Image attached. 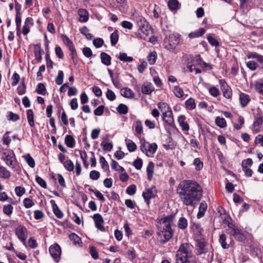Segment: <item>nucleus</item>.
<instances>
[{
  "label": "nucleus",
  "instance_id": "60",
  "mask_svg": "<svg viewBox=\"0 0 263 263\" xmlns=\"http://www.w3.org/2000/svg\"><path fill=\"white\" fill-rule=\"evenodd\" d=\"M253 164L252 160L251 158H248L243 160L241 163V166L242 168H245L248 166H251Z\"/></svg>",
  "mask_w": 263,
  "mask_h": 263
},
{
  "label": "nucleus",
  "instance_id": "6",
  "mask_svg": "<svg viewBox=\"0 0 263 263\" xmlns=\"http://www.w3.org/2000/svg\"><path fill=\"white\" fill-rule=\"evenodd\" d=\"M179 43V37L174 34H170L164 40V45L168 50L174 49Z\"/></svg>",
  "mask_w": 263,
  "mask_h": 263
},
{
  "label": "nucleus",
  "instance_id": "54",
  "mask_svg": "<svg viewBox=\"0 0 263 263\" xmlns=\"http://www.w3.org/2000/svg\"><path fill=\"white\" fill-rule=\"evenodd\" d=\"M136 186L135 184H132L128 186L126 189V192L130 195H133L136 193Z\"/></svg>",
  "mask_w": 263,
  "mask_h": 263
},
{
  "label": "nucleus",
  "instance_id": "38",
  "mask_svg": "<svg viewBox=\"0 0 263 263\" xmlns=\"http://www.w3.org/2000/svg\"><path fill=\"white\" fill-rule=\"evenodd\" d=\"M117 111L120 114H126L128 112V107L124 104H120L117 108Z\"/></svg>",
  "mask_w": 263,
  "mask_h": 263
},
{
  "label": "nucleus",
  "instance_id": "12",
  "mask_svg": "<svg viewBox=\"0 0 263 263\" xmlns=\"http://www.w3.org/2000/svg\"><path fill=\"white\" fill-rule=\"evenodd\" d=\"M93 219L96 227L102 231H104V227L103 226L104 220L102 216L100 214H95L93 216Z\"/></svg>",
  "mask_w": 263,
  "mask_h": 263
},
{
  "label": "nucleus",
  "instance_id": "55",
  "mask_svg": "<svg viewBox=\"0 0 263 263\" xmlns=\"http://www.w3.org/2000/svg\"><path fill=\"white\" fill-rule=\"evenodd\" d=\"M100 176V173L97 171H91L89 174L90 178L91 180H96L99 178Z\"/></svg>",
  "mask_w": 263,
  "mask_h": 263
},
{
  "label": "nucleus",
  "instance_id": "20",
  "mask_svg": "<svg viewBox=\"0 0 263 263\" xmlns=\"http://www.w3.org/2000/svg\"><path fill=\"white\" fill-rule=\"evenodd\" d=\"M79 15V21L81 22H86L88 21L89 15L88 12L83 9H81L78 11Z\"/></svg>",
  "mask_w": 263,
  "mask_h": 263
},
{
  "label": "nucleus",
  "instance_id": "62",
  "mask_svg": "<svg viewBox=\"0 0 263 263\" xmlns=\"http://www.w3.org/2000/svg\"><path fill=\"white\" fill-rule=\"evenodd\" d=\"M104 105H100L94 110V114L96 116H100L103 115L104 109Z\"/></svg>",
  "mask_w": 263,
  "mask_h": 263
},
{
  "label": "nucleus",
  "instance_id": "3",
  "mask_svg": "<svg viewBox=\"0 0 263 263\" xmlns=\"http://www.w3.org/2000/svg\"><path fill=\"white\" fill-rule=\"evenodd\" d=\"M176 263H196L189 243H183L180 246L176 254Z\"/></svg>",
  "mask_w": 263,
  "mask_h": 263
},
{
  "label": "nucleus",
  "instance_id": "35",
  "mask_svg": "<svg viewBox=\"0 0 263 263\" xmlns=\"http://www.w3.org/2000/svg\"><path fill=\"white\" fill-rule=\"evenodd\" d=\"M119 40V36L118 34V30H116L110 35V43L112 46H115L118 42Z\"/></svg>",
  "mask_w": 263,
  "mask_h": 263
},
{
  "label": "nucleus",
  "instance_id": "46",
  "mask_svg": "<svg viewBox=\"0 0 263 263\" xmlns=\"http://www.w3.org/2000/svg\"><path fill=\"white\" fill-rule=\"evenodd\" d=\"M38 94L45 95L46 93V89L43 83H39L36 90Z\"/></svg>",
  "mask_w": 263,
  "mask_h": 263
},
{
  "label": "nucleus",
  "instance_id": "1",
  "mask_svg": "<svg viewBox=\"0 0 263 263\" xmlns=\"http://www.w3.org/2000/svg\"><path fill=\"white\" fill-rule=\"evenodd\" d=\"M202 189L195 181L184 180L177 187V193L182 203L195 208L202 197Z\"/></svg>",
  "mask_w": 263,
  "mask_h": 263
},
{
  "label": "nucleus",
  "instance_id": "49",
  "mask_svg": "<svg viewBox=\"0 0 263 263\" xmlns=\"http://www.w3.org/2000/svg\"><path fill=\"white\" fill-rule=\"evenodd\" d=\"M174 92L175 95L178 98H181L183 96L184 92L182 89L179 86H175Z\"/></svg>",
  "mask_w": 263,
  "mask_h": 263
},
{
  "label": "nucleus",
  "instance_id": "29",
  "mask_svg": "<svg viewBox=\"0 0 263 263\" xmlns=\"http://www.w3.org/2000/svg\"><path fill=\"white\" fill-rule=\"evenodd\" d=\"M169 9L171 10H176L179 8V3L177 0H170L167 3Z\"/></svg>",
  "mask_w": 263,
  "mask_h": 263
},
{
  "label": "nucleus",
  "instance_id": "58",
  "mask_svg": "<svg viewBox=\"0 0 263 263\" xmlns=\"http://www.w3.org/2000/svg\"><path fill=\"white\" fill-rule=\"evenodd\" d=\"M90 254L94 259H97L99 257L98 252L95 247H90Z\"/></svg>",
  "mask_w": 263,
  "mask_h": 263
},
{
  "label": "nucleus",
  "instance_id": "57",
  "mask_svg": "<svg viewBox=\"0 0 263 263\" xmlns=\"http://www.w3.org/2000/svg\"><path fill=\"white\" fill-rule=\"evenodd\" d=\"M104 41L101 38H97L93 40V44L97 48H100L103 46Z\"/></svg>",
  "mask_w": 263,
  "mask_h": 263
},
{
  "label": "nucleus",
  "instance_id": "2",
  "mask_svg": "<svg viewBox=\"0 0 263 263\" xmlns=\"http://www.w3.org/2000/svg\"><path fill=\"white\" fill-rule=\"evenodd\" d=\"M174 215L171 214L159 219L157 235L158 239L163 244L167 242L174 235L172 226L174 223Z\"/></svg>",
  "mask_w": 263,
  "mask_h": 263
},
{
  "label": "nucleus",
  "instance_id": "13",
  "mask_svg": "<svg viewBox=\"0 0 263 263\" xmlns=\"http://www.w3.org/2000/svg\"><path fill=\"white\" fill-rule=\"evenodd\" d=\"M163 120L170 126H173L174 118L172 110H165L163 113Z\"/></svg>",
  "mask_w": 263,
  "mask_h": 263
},
{
  "label": "nucleus",
  "instance_id": "42",
  "mask_svg": "<svg viewBox=\"0 0 263 263\" xmlns=\"http://www.w3.org/2000/svg\"><path fill=\"white\" fill-rule=\"evenodd\" d=\"M193 164L195 166V169L197 171L201 170L203 167V162L198 158L194 159Z\"/></svg>",
  "mask_w": 263,
  "mask_h": 263
},
{
  "label": "nucleus",
  "instance_id": "9",
  "mask_svg": "<svg viewBox=\"0 0 263 263\" xmlns=\"http://www.w3.org/2000/svg\"><path fill=\"white\" fill-rule=\"evenodd\" d=\"M2 159L9 166L14 168L16 165V159L13 154L4 153Z\"/></svg>",
  "mask_w": 263,
  "mask_h": 263
},
{
  "label": "nucleus",
  "instance_id": "64",
  "mask_svg": "<svg viewBox=\"0 0 263 263\" xmlns=\"http://www.w3.org/2000/svg\"><path fill=\"white\" fill-rule=\"evenodd\" d=\"M35 180L37 183L42 187L46 189L47 187V184L44 180L39 176H36Z\"/></svg>",
  "mask_w": 263,
  "mask_h": 263
},
{
  "label": "nucleus",
  "instance_id": "33",
  "mask_svg": "<svg viewBox=\"0 0 263 263\" xmlns=\"http://www.w3.org/2000/svg\"><path fill=\"white\" fill-rule=\"evenodd\" d=\"M216 124L220 128H224L227 126V122L223 118L217 117L215 119Z\"/></svg>",
  "mask_w": 263,
  "mask_h": 263
},
{
  "label": "nucleus",
  "instance_id": "63",
  "mask_svg": "<svg viewBox=\"0 0 263 263\" xmlns=\"http://www.w3.org/2000/svg\"><path fill=\"white\" fill-rule=\"evenodd\" d=\"M208 41L209 42V43L213 46L217 47L219 46V42L217 40L214 39L211 36H209L207 37Z\"/></svg>",
  "mask_w": 263,
  "mask_h": 263
},
{
  "label": "nucleus",
  "instance_id": "31",
  "mask_svg": "<svg viewBox=\"0 0 263 263\" xmlns=\"http://www.w3.org/2000/svg\"><path fill=\"white\" fill-rule=\"evenodd\" d=\"M17 93L20 95L25 93L26 91V85L25 83V78H22L21 85L17 87Z\"/></svg>",
  "mask_w": 263,
  "mask_h": 263
},
{
  "label": "nucleus",
  "instance_id": "39",
  "mask_svg": "<svg viewBox=\"0 0 263 263\" xmlns=\"http://www.w3.org/2000/svg\"><path fill=\"white\" fill-rule=\"evenodd\" d=\"M186 108L190 110L194 109L196 107L194 100L192 98H190L185 101Z\"/></svg>",
  "mask_w": 263,
  "mask_h": 263
},
{
  "label": "nucleus",
  "instance_id": "51",
  "mask_svg": "<svg viewBox=\"0 0 263 263\" xmlns=\"http://www.w3.org/2000/svg\"><path fill=\"white\" fill-rule=\"evenodd\" d=\"M64 78V73L62 70H60L58 72V74L55 79V83L58 85H61L62 84Z\"/></svg>",
  "mask_w": 263,
  "mask_h": 263
},
{
  "label": "nucleus",
  "instance_id": "11",
  "mask_svg": "<svg viewBox=\"0 0 263 263\" xmlns=\"http://www.w3.org/2000/svg\"><path fill=\"white\" fill-rule=\"evenodd\" d=\"M227 236L224 233L221 234L219 236V242L221 247L224 249H228L230 247H233L235 242L232 239H230L229 242H227Z\"/></svg>",
  "mask_w": 263,
  "mask_h": 263
},
{
  "label": "nucleus",
  "instance_id": "41",
  "mask_svg": "<svg viewBox=\"0 0 263 263\" xmlns=\"http://www.w3.org/2000/svg\"><path fill=\"white\" fill-rule=\"evenodd\" d=\"M63 165L66 170L68 171H72L74 170V165L71 160H67L63 163Z\"/></svg>",
  "mask_w": 263,
  "mask_h": 263
},
{
  "label": "nucleus",
  "instance_id": "59",
  "mask_svg": "<svg viewBox=\"0 0 263 263\" xmlns=\"http://www.w3.org/2000/svg\"><path fill=\"white\" fill-rule=\"evenodd\" d=\"M210 93L214 97H217L220 95V91L218 88L213 86L209 89Z\"/></svg>",
  "mask_w": 263,
  "mask_h": 263
},
{
  "label": "nucleus",
  "instance_id": "24",
  "mask_svg": "<svg viewBox=\"0 0 263 263\" xmlns=\"http://www.w3.org/2000/svg\"><path fill=\"white\" fill-rule=\"evenodd\" d=\"M121 95L125 98H132L134 97V93L128 88H124L121 89Z\"/></svg>",
  "mask_w": 263,
  "mask_h": 263
},
{
  "label": "nucleus",
  "instance_id": "52",
  "mask_svg": "<svg viewBox=\"0 0 263 263\" xmlns=\"http://www.w3.org/2000/svg\"><path fill=\"white\" fill-rule=\"evenodd\" d=\"M23 203L24 206L27 209L32 207L34 204L32 200L29 198H25L23 200Z\"/></svg>",
  "mask_w": 263,
  "mask_h": 263
},
{
  "label": "nucleus",
  "instance_id": "56",
  "mask_svg": "<svg viewBox=\"0 0 263 263\" xmlns=\"http://www.w3.org/2000/svg\"><path fill=\"white\" fill-rule=\"evenodd\" d=\"M142 160L139 158H137L133 162V165L137 170H140L142 167Z\"/></svg>",
  "mask_w": 263,
  "mask_h": 263
},
{
  "label": "nucleus",
  "instance_id": "7",
  "mask_svg": "<svg viewBox=\"0 0 263 263\" xmlns=\"http://www.w3.org/2000/svg\"><path fill=\"white\" fill-rule=\"evenodd\" d=\"M15 233L18 238L24 243H25L28 236L27 229L24 226H18L15 230Z\"/></svg>",
  "mask_w": 263,
  "mask_h": 263
},
{
  "label": "nucleus",
  "instance_id": "40",
  "mask_svg": "<svg viewBox=\"0 0 263 263\" xmlns=\"http://www.w3.org/2000/svg\"><path fill=\"white\" fill-rule=\"evenodd\" d=\"M178 227L181 229H185L187 226V221L184 217L179 218L178 222Z\"/></svg>",
  "mask_w": 263,
  "mask_h": 263
},
{
  "label": "nucleus",
  "instance_id": "10",
  "mask_svg": "<svg viewBox=\"0 0 263 263\" xmlns=\"http://www.w3.org/2000/svg\"><path fill=\"white\" fill-rule=\"evenodd\" d=\"M156 194L157 192L155 186L146 189L145 191L143 192L142 196L147 205L149 204L151 199L155 197L156 196Z\"/></svg>",
  "mask_w": 263,
  "mask_h": 263
},
{
  "label": "nucleus",
  "instance_id": "34",
  "mask_svg": "<svg viewBox=\"0 0 263 263\" xmlns=\"http://www.w3.org/2000/svg\"><path fill=\"white\" fill-rule=\"evenodd\" d=\"M157 57V53L155 51L150 52L147 57V60L151 65L155 63Z\"/></svg>",
  "mask_w": 263,
  "mask_h": 263
},
{
  "label": "nucleus",
  "instance_id": "5",
  "mask_svg": "<svg viewBox=\"0 0 263 263\" xmlns=\"http://www.w3.org/2000/svg\"><path fill=\"white\" fill-rule=\"evenodd\" d=\"M228 227L230 231L229 233L234 236L235 239L240 242H243L246 238V235L242 231L233 223L228 222Z\"/></svg>",
  "mask_w": 263,
  "mask_h": 263
},
{
  "label": "nucleus",
  "instance_id": "26",
  "mask_svg": "<svg viewBox=\"0 0 263 263\" xmlns=\"http://www.w3.org/2000/svg\"><path fill=\"white\" fill-rule=\"evenodd\" d=\"M65 144L70 148H72L75 145V140L71 135H66L65 138Z\"/></svg>",
  "mask_w": 263,
  "mask_h": 263
},
{
  "label": "nucleus",
  "instance_id": "14",
  "mask_svg": "<svg viewBox=\"0 0 263 263\" xmlns=\"http://www.w3.org/2000/svg\"><path fill=\"white\" fill-rule=\"evenodd\" d=\"M155 90V88L150 82H145L141 86V91L144 95H149Z\"/></svg>",
  "mask_w": 263,
  "mask_h": 263
},
{
  "label": "nucleus",
  "instance_id": "19",
  "mask_svg": "<svg viewBox=\"0 0 263 263\" xmlns=\"http://www.w3.org/2000/svg\"><path fill=\"white\" fill-rule=\"evenodd\" d=\"M207 208L208 205L206 202L205 201H202L200 204L199 211L197 215L198 218L202 217L204 215Z\"/></svg>",
  "mask_w": 263,
  "mask_h": 263
},
{
  "label": "nucleus",
  "instance_id": "53",
  "mask_svg": "<svg viewBox=\"0 0 263 263\" xmlns=\"http://www.w3.org/2000/svg\"><path fill=\"white\" fill-rule=\"evenodd\" d=\"M15 192L17 196L21 197L25 194V189L24 187L17 186L15 188Z\"/></svg>",
  "mask_w": 263,
  "mask_h": 263
},
{
  "label": "nucleus",
  "instance_id": "61",
  "mask_svg": "<svg viewBox=\"0 0 263 263\" xmlns=\"http://www.w3.org/2000/svg\"><path fill=\"white\" fill-rule=\"evenodd\" d=\"M106 98L110 100L114 101L116 99V95L113 91L110 89H108L106 93Z\"/></svg>",
  "mask_w": 263,
  "mask_h": 263
},
{
  "label": "nucleus",
  "instance_id": "47",
  "mask_svg": "<svg viewBox=\"0 0 263 263\" xmlns=\"http://www.w3.org/2000/svg\"><path fill=\"white\" fill-rule=\"evenodd\" d=\"M135 131L138 135L141 134L143 132L142 123L140 120H138L136 122Z\"/></svg>",
  "mask_w": 263,
  "mask_h": 263
},
{
  "label": "nucleus",
  "instance_id": "21",
  "mask_svg": "<svg viewBox=\"0 0 263 263\" xmlns=\"http://www.w3.org/2000/svg\"><path fill=\"white\" fill-rule=\"evenodd\" d=\"M240 103L242 107H246L250 101V97L248 95L244 93H240L239 95Z\"/></svg>",
  "mask_w": 263,
  "mask_h": 263
},
{
  "label": "nucleus",
  "instance_id": "48",
  "mask_svg": "<svg viewBox=\"0 0 263 263\" xmlns=\"http://www.w3.org/2000/svg\"><path fill=\"white\" fill-rule=\"evenodd\" d=\"M100 163L101 165V167L105 171H107L109 169V165L105 158L103 156H101L100 158Z\"/></svg>",
  "mask_w": 263,
  "mask_h": 263
},
{
  "label": "nucleus",
  "instance_id": "30",
  "mask_svg": "<svg viewBox=\"0 0 263 263\" xmlns=\"http://www.w3.org/2000/svg\"><path fill=\"white\" fill-rule=\"evenodd\" d=\"M116 58L119 59L120 61L123 62H130L133 61V58L132 57H128L125 53H120L119 55H117Z\"/></svg>",
  "mask_w": 263,
  "mask_h": 263
},
{
  "label": "nucleus",
  "instance_id": "36",
  "mask_svg": "<svg viewBox=\"0 0 263 263\" xmlns=\"http://www.w3.org/2000/svg\"><path fill=\"white\" fill-rule=\"evenodd\" d=\"M23 157L30 167L33 168L35 166V161L29 154L23 156Z\"/></svg>",
  "mask_w": 263,
  "mask_h": 263
},
{
  "label": "nucleus",
  "instance_id": "23",
  "mask_svg": "<svg viewBox=\"0 0 263 263\" xmlns=\"http://www.w3.org/2000/svg\"><path fill=\"white\" fill-rule=\"evenodd\" d=\"M43 52V51L41 49L40 45H34V54L35 60L38 62H40L42 61V53Z\"/></svg>",
  "mask_w": 263,
  "mask_h": 263
},
{
  "label": "nucleus",
  "instance_id": "18",
  "mask_svg": "<svg viewBox=\"0 0 263 263\" xmlns=\"http://www.w3.org/2000/svg\"><path fill=\"white\" fill-rule=\"evenodd\" d=\"M101 62L106 66L111 64V57L106 52H102L100 54Z\"/></svg>",
  "mask_w": 263,
  "mask_h": 263
},
{
  "label": "nucleus",
  "instance_id": "16",
  "mask_svg": "<svg viewBox=\"0 0 263 263\" xmlns=\"http://www.w3.org/2000/svg\"><path fill=\"white\" fill-rule=\"evenodd\" d=\"M50 203L52 205V210L55 214V215L57 216L58 218H61L63 216V214L62 212L60 210L59 208L58 205L56 204L55 202L53 200H50Z\"/></svg>",
  "mask_w": 263,
  "mask_h": 263
},
{
  "label": "nucleus",
  "instance_id": "37",
  "mask_svg": "<svg viewBox=\"0 0 263 263\" xmlns=\"http://www.w3.org/2000/svg\"><path fill=\"white\" fill-rule=\"evenodd\" d=\"M80 32L85 36V37L88 39L91 40L92 37V35L89 33V29L86 26H83L80 29Z\"/></svg>",
  "mask_w": 263,
  "mask_h": 263
},
{
  "label": "nucleus",
  "instance_id": "50",
  "mask_svg": "<svg viewBox=\"0 0 263 263\" xmlns=\"http://www.w3.org/2000/svg\"><path fill=\"white\" fill-rule=\"evenodd\" d=\"M13 208L11 204H8L3 206V212L7 215H10L13 212Z\"/></svg>",
  "mask_w": 263,
  "mask_h": 263
},
{
  "label": "nucleus",
  "instance_id": "28",
  "mask_svg": "<svg viewBox=\"0 0 263 263\" xmlns=\"http://www.w3.org/2000/svg\"><path fill=\"white\" fill-rule=\"evenodd\" d=\"M255 89L260 94L263 95V79H260L255 83Z\"/></svg>",
  "mask_w": 263,
  "mask_h": 263
},
{
  "label": "nucleus",
  "instance_id": "25",
  "mask_svg": "<svg viewBox=\"0 0 263 263\" xmlns=\"http://www.w3.org/2000/svg\"><path fill=\"white\" fill-rule=\"evenodd\" d=\"M205 32V30L204 28H200L199 30H197L194 32H191L189 34V36L191 39L199 37L203 35Z\"/></svg>",
  "mask_w": 263,
  "mask_h": 263
},
{
  "label": "nucleus",
  "instance_id": "44",
  "mask_svg": "<svg viewBox=\"0 0 263 263\" xmlns=\"http://www.w3.org/2000/svg\"><path fill=\"white\" fill-rule=\"evenodd\" d=\"M69 237L71 241H73L75 245L80 244V243H81V238L78 235L75 233H72L70 234Z\"/></svg>",
  "mask_w": 263,
  "mask_h": 263
},
{
  "label": "nucleus",
  "instance_id": "22",
  "mask_svg": "<svg viewBox=\"0 0 263 263\" xmlns=\"http://www.w3.org/2000/svg\"><path fill=\"white\" fill-rule=\"evenodd\" d=\"M154 163L150 161L149 162L148 165L146 168V172L147 175V179L148 180L151 181L152 179L154 171Z\"/></svg>",
  "mask_w": 263,
  "mask_h": 263
},
{
  "label": "nucleus",
  "instance_id": "43",
  "mask_svg": "<svg viewBox=\"0 0 263 263\" xmlns=\"http://www.w3.org/2000/svg\"><path fill=\"white\" fill-rule=\"evenodd\" d=\"M127 147L129 152H134L137 149L136 144L131 140H126Z\"/></svg>",
  "mask_w": 263,
  "mask_h": 263
},
{
  "label": "nucleus",
  "instance_id": "8",
  "mask_svg": "<svg viewBox=\"0 0 263 263\" xmlns=\"http://www.w3.org/2000/svg\"><path fill=\"white\" fill-rule=\"evenodd\" d=\"M49 253L55 262H58L61 254V247L57 243L51 245L49 248Z\"/></svg>",
  "mask_w": 263,
  "mask_h": 263
},
{
  "label": "nucleus",
  "instance_id": "15",
  "mask_svg": "<svg viewBox=\"0 0 263 263\" xmlns=\"http://www.w3.org/2000/svg\"><path fill=\"white\" fill-rule=\"evenodd\" d=\"M157 149V145L156 143H153L151 144L147 143V148L146 149L145 154L148 157H153Z\"/></svg>",
  "mask_w": 263,
  "mask_h": 263
},
{
  "label": "nucleus",
  "instance_id": "27",
  "mask_svg": "<svg viewBox=\"0 0 263 263\" xmlns=\"http://www.w3.org/2000/svg\"><path fill=\"white\" fill-rule=\"evenodd\" d=\"M27 120L31 127L34 126V115L32 109H28L27 111Z\"/></svg>",
  "mask_w": 263,
  "mask_h": 263
},
{
  "label": "nucleus",
  "instance_id": "17",
  "mask_svg": "<svg viewBox=\"0 0 263 263\" xmlns=\"http://www.w3.org/2000/svg\"><path fill=\"white\" fill-rule=\"evenodd\" d=\"M263 123V119L262 117H258L253 124V129L255 133L260 131Z\"/></svg>",
  "mask_w": 263,
  "mask_h": 263
},
{
  "label": "nucleus",
  "instance_id": "4",
  "mask_svg": "<svg viewBox=\"0 0 263 263\" xmlns=\"http://www.w3.org/2000/svg\"><path fill=\"white\" fill-rule=\"evenodd\" d=\"M137 24L138 29L135 32L136 35L139 38L146 40V37L148 36L151 32V27L146 21L141 17L137 18Z\"/></svg>",
  "mask_w": 263,
  "mask_h": 263
},
{
  "label": "nucleus",
  "instance_id": "32",
  "mask_svg": "<svg viewBox=\"0 0 263 263\" xmlns=\"http://www.w3.org/2000/svg\"><path fill=\"white\" fill-rule=\"evenodd\" d=\"M10 177V173L5 167L0 166V177L3 179H8Z\"/></svg>",
  "mask_w": 263,
  "mask_h": 263
},
{
  "label": "nucleus",
  "instance_id": "45",
  "mask_svg": "<svg viewBox=\"0 0 263 263\" xmlns=\"http://www.w3.org/2000/svg\"><path fill=\"white\" fill-rule=\"evenodd\" d=\"M221 89L223 92V95L224 97L227 99H230L231 98L232 95V90L228 86L226 87L222 88Z\"/></svg>",
  "mask_w": 263,
  "mask_h": 263
}]
</instances>
